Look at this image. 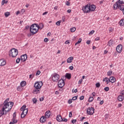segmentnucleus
<instances>
[{"instance_id":"8","label":"nucleus","mask_w":124,"mask_h":124,"mask_svg":"<svg viewBox=\"0 0 124 124\" xmlns=\"http://www.w3.org/2000/svg\"><path fill=\"white\" fill-rule=\"evenodd\" d=\"M28 112H29V109L28 108H26V109H24V110H22V112L21 114V118L24 119L27 116V114H28Z\"/></svg>"},{"instance_id":"57","label":"nucleus","mask_w":124,"mask_h":124,"mask_svg":"<svg viewBox=\"0 0 124 124\" xmlns=\"http://www.w3.org/2000/svg\"><path fill=\"white\" fill-rule=\"evenodd\" d=\"M82 82H83V79H81L78 81V84H81Z\"/></svg>"},{"instance_id":"19","label":"nucleus","mask_w":124,"mask_h":124,"mask_svg":"<svg viewBox=\"0 0 124 124\" xmlns=\"http://www.w3.org/2000/svg\"><path fill=\"white\" fill-rule=\"evenodd\" d=\"M95 5H90V12L91 11H94L95 10Z\"/></svg>"},{"instance_id":"18","label":"nucleus","mask_w":124,"mask_h":124,"mask_svg":"<svg viewBox=\"0 0 124 124\" xmlns=\"http://www.w3.org/2000/svg\"><path fill=\"white\" fill-rule=\"evenodd\" d=\"M40 123H43L46 122V117L45 116H42L40 119Z\"/></svg>"},{"instance_id":"45","label":"nucleus","mask_w":124,"mask_h":124,"mask_svg":"<svg viewBox=\"0 0 124 124\" xmlns=\"http://www.w3.org/2000/svg\"><path fill=\"white\" fill-rule=\"evenodd\" d=\"M40 73H41L40 71H37L36 73V76L39 75L40 74Z\"/></svg>"},{"instance_id":"30","label":"nucleus","mask_w":124,"mask_h":124,"mask_svg":"<svg viewBox=\"0 0 124 124\" xmlns=\"http://www.w3.org/2000/svg\"><path fill=\"white\" fill-rule=\"evenodd\" d=\"M13 123L14 124H17V123H18V120H16V118H13Z\"/></svg>"},{"instance_id":"4","label":"nucleus","mask_w":124,"mask_h":124,"mask_svg":"<svg viewBox=\"0 0 124 124\" xmlns=\"http://www.w3.org/2000/svg\"><path fill=\"white\" fill-rule=\"evenodd\" d=\"M43 85V83H42V81H37L34 83V87L36 89H39V90H40Z\"/></svg>"},{"instance_id":"54","label":"nucleus","mask_w":124,"mask_h":124,"mask_svg":"<svg viewBox=\"0 0 124 124\" xmlns=\"http://www.w3.org/2000/svg\"><path fill=\"white\" fill-rule=\"evenodd\" d=\"M69 43H70V42H69L68 40H67L65 42V44H69Z\"/></svg>"},{"instance_id":"20","label":"nucleus","mask_w":124,"mask_h":124,"mask_svg":"<svg viewBox=\"0 0 124 124\" xmlns=\"http://www.w3.org/2000/svg\"><path fill=\"white\" fill-rule=\"evenodd\" d=\"M50 115H51V112H50V110L47 111L45 113L46 117L47 118V119L50 118Z\"/></svg>"},{"instance_id":"44","label":"nucleus","mask_w":124,"mask_h":124,"mask_svg":"<svg viewBox=\"0 0 124 124\" xmlns=\"http://www.w3.org/2000/svg\"><path fill=\"white\" fill-rule=\"evenodd\" d=\"M104 90L106 92H108V91H109V87H106L104 88Z\"/></svg>"},{"instance_id":"31","label":"nucleus","mask_w":124,"mask_h":124,"mask_svg":"<svg viewBox=\"0 0 124 124\" xmlns=\"http://www.w3.org/2000/svg\"><path fill=\"white\" fill-rule=\"evenodd\" d=\"M76 31V28L75 27H74L70 29V31H71V32H74V31Z\"/></svg>"},{"instance_id":"3","label":"nucleus","mask_w":124,"mask_h":124,"mask_svg":"<svg viewBox=\"0 0 124 124\" xmlns=\"http://www.w3.org/2000/svg\"><path fill=\"white\" fill-rule=\"evenodd\" d=\"M10 55H12V58L17 57L18 55V49L16 48H12L10 51Z\"/></svg>"},{"instance_id":"25","label":"nucleus","mask_w":124,"mask_h":124,"mask_svg":"<svg viewBox=\"0 0 124 124\" xmlns=\"http://www.w3.org/2000/svg\"><path fill=\"white\" fill-rule=\"evenodd\" d=\"M65 77L67 78V79H71V74L66 73L65 74Z\"/></svg>"},{"instance_id":"55","label":"nucleus","mask_w":124,"mask_h":124,"mask_svg":"<svg viewBox=\"0 0 124 124\" xmlns=\"http://www.w3.org/2000/svg\"><path fill=\"white\" fill-rule=\"evenodd\" d=\"M43 100H44V98L43 97L40 98V101H43Z\"/></svg>"},{"instance_id":"1","label":"nucleus","mask_w":124,"mask_h":124,"mask_svg":"<svg viewBox=\"0 0 124 124\" xmlns=\"http://www.w3.org/2000/svg\"><path fill=\"white\" fill-rule=\"evenodd\" d=\"M30 32L32 34H35V33H37L38 32V25L36 23H34L31 25L30 28Z\"/></svg>"},{"instance_id":"42","label":"nucleus","mask_w":124,"mask_h":124,"mask_svg":"<svg viewBox=\"0 0 124 124\" xmlns=\"http://www.w3.org/2000/svg\"><path fill=\"white\" fill-rule=\"evenodd\" d=\"M93 33H94V31H93V30L91 32H90L89 34V35H92V34H93Z\"/></svg>"},{"instance_id":"58","label":"nucleus","mask_w":124,"mask_h":124,"mask_svg":"<svg viewBox=\"0 0 124 124\" xmlns=\"http://www.w3.org/2000/svg\"><path fill=\"white\" fill-rule=\"evenodd\" d=\"M77 92H78V90L77 89H75L74 91H73V90H72V93H77Z\"/></svg>"},{"instance_id":"50","label":"nucleus","mask_w":124,"mask_h":124,"mask_svg":"<svg viewBox=\"0 0 124 124\" xmlns=\"http://www.w3.org/2000/svg\"><path fill=\"white\" fill-rule=\"evenodd\" d=\"M68 102L69 104H71V103H72V99H69L68 101Z\"/></svg>"},{"instance_id":"43","label":"nucleus","mask_w":124,"mask_h":124,"mask_svg":"<svg viewBox=\"0 0 124 124\" xmlns=\"http://www.w3.org/2000/svg\"><path fill=\"white\" fill-rule=\"evenodd\" d=\"M57 26H61V21H58L56 22Z\"/></svg>"},{"instance_id":"7","label":"nucleus","mask_w":124,"mask_h":124,"mask_svg":"<svg viewBox=\"0 0 124 124\" xmlns=\"http://www.w3.org/2000/svg\"><path fill=\"white\" fill-rule=\"evenodd\" d=\"M82 10L84 11V13H89V12H91L90 10V5L87 4L85 5V6L82 8Z\"/></svg>"},{"instance_id":"5","label":"nucleus","mask_w":124,"mask_h":124,"mask_svg":"<svg viewBox=\"0 0 124 124\" xmlns=\"http://www.w3.org/2000/svg\"><path fill=\"white\" fill-rule=\"evenodd\" d=\"M60 79V75L57 73H54L52 77V81L54 82H58L59 79Z\"/></svg>"},{"instance_id":"15","label":"nucleus","mask_w":124,"mask_h":124,"mask_svg":"<svg viewBox=\"0 0 124 124\" xmlns=\"http://www.w3.org/2000/svg\"><path fill=\"white\" fill-rule=\"evenodd\" d=\"M40 93V89H39L38 88H34L33 90L32 93L34 94H37V93Z\"/></svg>"},{"instance_id":"34","label":"nucleus","mask_w":124,"mask_h":124,"mask_svg":"<svg viewBox=\"0 0 124 124\" xmlns=\"http://www.w3.org/2000/svg\"><path fill=\"white\" fill-rule=\"evenodd\" d=\"M93 97H89L88 100L89 102H93Z\"/></svg>"},{"instance_id":"22","label":"nucleus","mask_w":124,"mask_h":124,"mask_svg":"<svg viewBox=\"0 0 124 124\" xmlns=\"http://www.w3.org/2000/svg\"><path fill=\"white\" fill-rule=\"evenodd\" d=\"M113 43H114V41L112 40H110L109 41L108 44V46L111 47V46H113Z\"/></svg>"},{"instance_id":"48","label":"nucleus","mask_w":124,"mask_h":124,"mask_svg":"<svg viewBox=\"0 0 124 124\" xmlns=\"http://www.w3.org/2000/svg\"><path fill=\"white\" fill-rule=\"evenodd\" d=\"M77 122V120L76 119H74L72 121V123L75 124V123H76Z\"/></svg>"},{"instance_id":"17","label":"nucleus","mask_w":124,"mask_h":124,"mask_svg":"<svg viewBox=\"0 0 124 124\" xmlns=\"http://www.w3.org/2000/svg\"><path fill=\"white\" fill-rule=\"evenodd\" d=\"M6 62L5 60L3 59L0 60V66H3V65H5Z\"/></svg>"},{"instance_id":"11","label":"nucleus","mask_w":124,"mask_h":124,"mask_svg":"<svg viewBox=\"0 0 124 124\" xmlns=\"http://www.w3.org/2000/svg\"><path fill=\"white\" fill-rule=\"evenodd\" d=\"M116 50L118 53H122V50H123V45H119L116 47Z\"/></svg>"},{"instance_id":"59","label":"nucleus","mask_w":124,"mask_h":124,"mask_svg":"<svg viewBox=\"0 0 124 124\" xmlns=\"http://www.w3.org/2000/svg\"><path fill=\"white\" fill-rule=\"evenodd\" d=\"M13 116V118H15L16 119V112H14Z\"/></svg>"},{"instance_id":"62","label":"nucleus","mask_w":124,"mask_h":124,"mask_svg":"<svg viewBox=\"0 0 124 124\" xmlns=\"http://www.w3.org/2000/svg\"><path fill=\"white\" fill-rule=\"evenodd\" d=\"M100 38L99 37H96V38H95V40L96 41H98V40H99Z\"/></svg>"},{"instance_id":"24","label":"nucleus","mask_w":124,"mask_h":124,"mask_svg":"<svg viewBox=\"0 0 124 124\" xmlns=\"http://www.w3.org/2000/svg\"><path fill=\"white\" fill-rule=\"evenodd\" d=\"M124 97L123 95H119L118 97V100H119V101H123V100H124Z\"/></svg>"},{"instance_id":"16","label":"nucleus","mask_w":124,"mask_h":124,"mask_svg":"<svg viewBox=\"0 0 124 124\" xmlns=\"http://www.w3.org/2000/svg\"><path fill=\"white\" fill-rule=\"evenodd\" d=\"M5 108H2V109L0 110V118L3 116V115H5Z\"/></svg>"},{"instance_id":"53","label":"nucleus","mask_w":124,"mask_h":124,"mask_svg":"<svg viewBox=\"0 0 124 124\" xmlns=\"http://www.w3.org/2000/svg\"><path fill=\"white\" fill-rule=\"evenodd\" d=\"M79 99L80 100H83V99H84V96H81L79 97Z\"/></svg>"},{"instance_id":"6","label":"nucleus","mask_w":124,"mask_h":124,"mask_svg":"<svg viewBox=\"0 0 124 124\" xmlns=\"http://www.w3.org/2000/svg\"><path fill=\"white\" fill-rule=\"evenodd\" d=\"M94 113V108L93 107L87 108V113L88 115H93Z\"/></svg>"},{"instance_id":"37","label":"nucleus","mask_w":124,"mask_h":124,"mask_svg":"<svg viewBox=\"0 0 124 124\" xmlns=\"http://www.w3.org/2000/svg\"><path fill=\"white\" fill-rule=\"evenodd\" d=\"M34 77V74H32L31 75H30L29 78H30V79H32V78H33Z\"/></svg>"},{"instance_id":"61","label":"nucleus","mask_w":124,"mask_h":124,"mask_svg":"<svg viewBox=\"0 0 124 124\" xmlns=\"http://www.w3.org/2000/svg\"><path fill=\"white\" fill-rule=\"evenodd\" d=\"M86 43L87 44H91V41L90 40H87Z\"/></svg>"},{"instance_id":"47","label":"nucleus","mask_w":124,"mask_h":124,"mask_svg":"<svg viewBox=\"0 0 124 124\" xmlns=\"http://www.w3.org/2000/svg\"><path fill=\"white\" fill-rule=\"evenodd\" d=\"M69 118H72V112H70L69 114Z\"/></svg>"},{"instance_id":"9","label":"nucleus","mask_w":124,"mask_h":124,"mask_svg":"<svg viewBox=\"0 0 124 124\" xmlns=\"http://www.w3.org/2000/svg\"><path fill=\"white\" fill-rule=\"evenodd\" d=\"M58 86L59 88H63L65 83H64V80L63 79H60L59 80L58 83Z\"/></svg>"},{"instance_id":"2","label":"nucleus","mask_w":124,"mask_h":124,"mask_svg":"<svg viewBox=\"0 0 124 124\" xmlns=\"http://www.w3.org/2000/svg\"><path fill=\"white\" fill-rule=\"evenodd\" d=\"M121 4H124V0H119L116 2L113 6V9L116 10V9H118V7H120V6H124Z\"/></svg>"},{"instance_id":"13","label":"nucleus","mask_w":124,"mask_h":124,"mask_svg":"<svg viewBox=\"0 0 124 124\" xmlns=\"http://www.w3.org/2000/svg\"><path fill=\"white\" fill-rule=\"evenodd\" d=\"M27 59H28V55L27 54L23 55L21 56V62H26L27 61Z\"/></svg>"},{"instance_id":"32","label":"nucleus","mask_w":124,"mask_h":124,"mask_svg":"<svg viewBox=\"0 0 124 124\" xmlns=\"http://www.w3.org/2000/svg\"><path fill=\"white\" fill-rule=\"evenodd\" d=\"M112 73H113V71H109L108 72V73H107V75H108V76H111V75L112 74Z\"/></svg>"},{"instance_id":"56","label":"nucleus","mask_w":124,"mask_h":124,"mask_svg":"<svg viewBox=\"0 0 124 124\" xmlns=\"http://www.w3.org/2000/svg\"><path fill=\"white\" fill-rule=\"evenodd\" d=\"M69 68L70 69V70H73V66H70Z\"/></svg>"},{"instance_id":"51","label":"nucleus","mask_w":124,"mask_h":124,"mask_svg":"<svg viewBox=\"0 0 124 124\" xmlns=\"http://www.w3.org/2000/svg\"><path fill=\"white\" fill-rule=\"evenodd\" d=\"M4 3H5V0H3L1 2V5H4Z\"/></svg>"},{"instance_id":"26","label":"nucleus","mask_w":124,"mask_h":124,"mask_svg":"<svg viewBox=\"0 0 124 124\" xmlns=\"http://www.w3.org/2000/svg\"><path fill=\"white\" fill-rule=\"evenodd\" d=\"M119 24H120V26H121V27H124V19H122L120 21Z\"/></svg>"},{"instance_id":"28","label":"nucleus","mask_w":124,"mask_h":124,"mask_svg":"<svg viewBox=\"0 0 124 124\" xmlns=\"http://www.w3.org/2000/svg\"><path fill=\"white\" fill-rule=\"evenodd\" d=\"M26 85H27V82H26V81H22L20 83V85L22 87H25V86H26Z\"/></svg>"},{"instance_id":"39","label":"nucleus","mask_w":124,"mask_h":124,"mask_svg":"<svg viewBox=\"0 0 124 124\" xmlns=\"http://www.w3.org/2000/svg\"><path fill=\"white\" fill-rule=\"evenodd\" d=\"M10 14H9V12H7L6 13H5V17H8V16L10 15Z\"/></svg>"},{"instance_id":"12","label":"nucleus","mask_w":124,"mask_h":124,"mask_svg":"<svg viewBox=\"0 0 124 124\" xmlns=\"http://www.w3.org/2000/svg\"><path fill=\"white\" fill-rule=\"evenodd\" d=\"M14 103L12 102L10 103V107H9V108H8V110H6L5 109V115H6L7 114V112H9L10 110L12 108V107H13V105Z\"/></svg>"},{"instance_id":"64","label":"nucleus","mask_w":124,"mask_h":124,"mask_svg":"<svg viewBox=\"0 0 124 124\" xmlns=\"http://www.w3.org/2000/svg\"><path fill=\"white\" fill-rule=\"evenodd\" d=\"M9 101V98H7L6 100L4 101V102H8Z\"/></svg>"},{"instance_id":"38","label":"nucleus","mask_w":124,"mask_h":124,"mask_svg":"<svg viewBox=\"0 0 124 124\" xmlns=\"http://www.w3.org/2000/svg\"><path fill=\"white\" fill-rule=\"evenodd\" d=\"M22 88H23V87L21 85L18 86L17 87V91H21V89H22Z\"/></svg>"},{"instance_id":"60","label":"nucleus","mask_w":124,"mask_h":124,"mask_svg":"<svg viewBox=\"0 0 124 124\" xmlns=\"http://www.w3.org/2000/svg\"><path fill=\"white\" fill-rule=\"evenodd\" d=\"M70 3H69L68 1L66 2V5L68 6V5H70Z\"/></svg>"},{"instance_id":"33","label":"nucleus","mask_w":124,"mask_h":124,"mask_svg":"<svg viewBox=\"0 0 124 124\" xmlns=\"http://www.w3.org/2000/svg\"><path fill=\"white\" fill-rule=\"evenodd\" d=\"M32 101L33 103H36L37 102V99H36V98H34L32 99Z\"/></svg>"},{"instance_id":"27","label":"nucleus","mask_w":124,"mask_h":124,"mask_svg":"<svg viewBox=\"0 0 124 124\" xmlns=\"http://www.w3.org/2000/svg\"><path fill=\"white\" fill-rule=\"evenodd\" d=\"M43 28H44V25H43V23H40L38 27V30H39V29H40V30H42Z\"/></svg>"},{"instance_id":"49","label":"nucleus","mask_w":124,"mask_h":124,"mask_svg":"<svg viewBox=\"0 0 124 124\" xmlns=\"http://www.w3.org/2000/svg\"><path fill=\"white\" fill-rule=\"evenodd\" d=\"M62 122H64L65 123H66V122H67V119L62 118Z\"/></svg>"},{"instance_id":"36","label":"nucleus","mask_w":124,"mask_h":124,"mask_svg":"<svg viewBox=\"0 0 124 124\" xmlns=\"http://www.w3.org/2000/svg\"><path fill=\"white\" fill-rule=\"evenodd\" d=\"M108 80H110L109 78H105L104 79L103 81L104 82H107L108 81Z\"/></svg>"},{"instance_id":"29","label":"nucleus","mask_w":124,"mask_h":124,"mask_svg":"<svg viewBox=\"0 0 124 124\" xmlns=\"http://www.w3.org/2000/svg\"><path fill=\"white\" fill-rule=\"evenodd\" d=\"M27 107V106L26 105H23L20 108L21 111H24V110L27 109L26 108Z\"/></svg>"},{"instance_id":"41","label":"nucleus","mask_w":124,"mask_h":124,"mask_svg":"<svg viewBox=\"0 0 124 124\" xmlns=\"http://www.w3.org/2000/svg\"><path fill=\"white\" fill-rule=\"evenodd\" d=\"M20 61H21V59L17 58L16 60V63H19V62H20Z\"/></svg>"},{"instance_id":"10","label":"nucleus","mask_w":124,"mask_h":124,"mask_svg":"<svg viewBox=\"0 0 124 124\" xmlns=\"http://www.w3.org/2000/svg\"><path fill=\"white\" fill-rule=\"evenodd\" d=\"M11 102H4L3 108H5V109H7V108H9V107H10Z\"/></svg>"},{"instance_id":"40","label":"nucleus","mask_w":124,"mask_h":124,"mask_svg":"<svg viewBox=\"0 0 124 124\" xmlns=\"http://www.w3.org/2000/svg\"><path fill=\"white\" fill-rule=\"evenodd\" d=\"M78 97V95H77L76 96L73 97L72 98V100H77Z\"/></svg>"},{"instance_id":"46","label":"nucleus","mask_w":124,"mask_h":124,"mask_svg":"<svg viewBox=\"0 0 124 124\" xmlns=\"http://www.w3.org/2000/svg\"><path fill=\"white\" fill-rule=\"evenodd\" d=\"M44 41L45 42H48V41H49V39H48V38H45L44 39Z\"/></svg>"},{"instance_id":"14","label":"nucleus","mask_w":124,"mask_h":124,"mask_svg":"<svg viewBox=\"0 0 124 124\" xmlns=\"http://www.w3.org/2000/svg\"><path fill=\"white\" fill-rule=\"evenodd\" d=\"M56 121H57V122H59V123H61V122H62V116H61V115H57L56 117Z\"/></svg>"},{"instance_id":"35","label":"nucleus","mask_w":124,"mask_h":124,"mask_svg":"<svg viewBox=\"0 0 124 124\" xmlns=\"http://www.w3.org/2000/svg\"><path fill=\"white\" fill-rule=\"evenodd\" d=\"M95 86L96 87V88H99V87H100V83L99 82H97L96 83Z\"/></svg>"},{"instance_id":"23","label":"nucleus","mask_w":124,"mask_h":124,"mask_svg":"<svg viewBox=\"0 0 124 124\" xmlns=\"http://www.w3.org/2000/svg\"><path fill=\"white\" fill-rule=\"evenodd\" d=\"M72 61H73V57H70L67 60V62L68 63H70L71 62H72Z\"/></svg>"},{"instance_id":"52","label":"nucleus","mask_w":124,"mask_h":124,"mask_svg":"<svg viewBox=\"0 0 124 124\" xmlns=\"http://www.w3.org/2000/svg\"><path fill=\"white\" fill-rule=\"evenodd\" d=\"M85 120V117H82V118H80V122H83Z\"/></svg>"},{"instance_id":"21","label":"nucleus","mask_w":124,"mask_h":124,"mask_svg":"<svg viewBox=\"0 0 124 124\" xmlns=\"http://www.w3.org/2000/svg\"><path fill=\"white\" fill-rule=\"evenodd\" d=\"M109 80L111 83H115V82H116V78H115L114 77H110Z\"/></svg>"},{"instance_id":"63","label":"nucleus","mask_w":124,"mask_h":124,"mask_svg":"<svg viewBox=\"0 0 124 124\" xmlns=\"http://www.w3.org/2000/svg\"><path fill=\"white\" fill-rule=\"evenodd\" d=\"M46 14H48V12H45L43 14V16L46 15Z\"/></svg>"}]
</instances>
